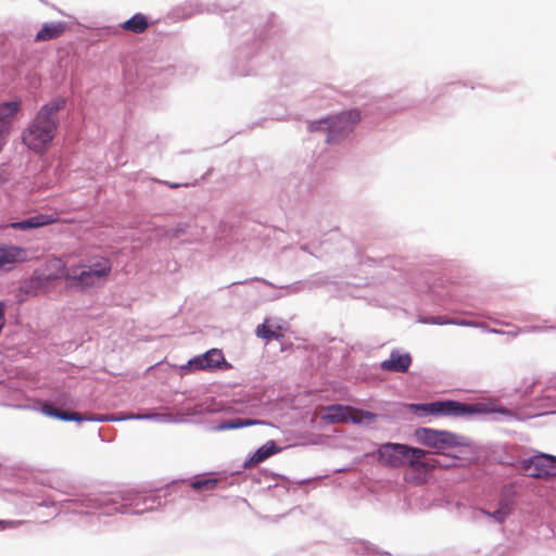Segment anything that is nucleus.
Masks as SVG:
<instances>
[{"instance_id": "7", "label": "nucleus", "mask_w": 556, "mask_h": 556, "mask_svg": "<svg viewBox=\"0 0 556 556\" xmlns=\"http://www.w3.org/2000/svg\"><path fill=\"white\" fill-rule=\"evenodd\" d=\"M376 418L377 415L374 413L339 404L326 406L321 413V419L329 424H340L348 420L359 424L363 420L372 421Z\"/></svg>"}, {"instance_id": "14", "label": "nucleus", "mask_w": 556, "mask_h": 556, "mask_svg": "<svg viewBox=\"0 0 556 556\" xmlns=\"http://www.w3.org/2000/svg\"><path fill=\"white\" fill-rule=\"evenodd\" d=\"M58 220L56 214H37L21 222L12 223L11 227L17 230H27L53 224Z\"/></svg>"}, {"instance_id": "17", "label": "nucleus", "mask_w": 556, "mask_h": 556, "mask_svg": "<svg viewBox=\"0 0 556 556\" xmlns=\"http://www.w3.org/2000/svg\"><path fill=\"white\" fill-rule=\"evenodd\" d=\"M64 31L65 25L63 23L45 24L37 33L35 41L40 42L56 39L62 36Z\"/></svg>"}, {"instance_id": "9", "label": "nucleus", "mask_w": 556, "mask_h": 556, "mask_svg": "<svg viewBox=\"0 0 556 556\" xmlns=\"http://www.w3.org/2000/svg\"><path fill=\"white\" fill-rule=\"evenodd\" d=\"M522 468L534 478L556 477V456L548 454L535 455L525 460Z\"/></svg>"}, {"instance_id": "4", "label": "nucleus", "mask_w": 556, "mask_h": 556, "mask_svg": "<svg viewBox=\"0 0 556 556\" xmlns=\"http://www.w3.org/2000/svg\"><path fill=\"white\" fill-rule=\"evenodd\" d=\"M361 113L356 110L341 113L337 116L316 121L309 124V131H316L319 129L328 130V142H336L341 137L345 136L353 130L354 126L359 122Z\"/></svg>"}, {"instance_id": "3", "label": "nucleus", "mask_w": 556, "mask_h": 556, "mask_svg": "<svg viewBox=\"0 0 556 556\" xmlns=\"http://www.w3.org/2000/svg\"><path fill=\"white\" fill-rule=\"evenodd\" d=\"M80 271L72 268L65 276V279L68 281L72 287L79 288H91L97 287L104 282L112 270V265L109 258L101 257L92 265L78 266Z\"/></svg>"}, {"instance_id": "26", "label": "nucleus", "mask_w": 556, "mask_h": 556, "mask_svg": "<svg viewBox=\"0 0 556 556\" xmlns=\"http://www.w3.org/2000/svg\"><path fill=\"white\" fill-rule=\"evenodd\" d=\"M5 319H4V305L2 302H0V331L2 330L4 326Z\"/></svg>"}, {"instance_id": "31", "label": "nucleus", "mask_w": 556, "mask_h": 556, "mask_svg": "<svg viewBox=\"0 0 556 556\" xmlns=\"http://www.w3.org/2000/svg\"><path fill=\"white\" fill-rule=\"evenodd\" d=\"M424 481H425V479H422V478H418L416 482H417V483H422Z\"/></svg>"}, {"instance_id": "23", "label": "nucleus", "mask_w": 556, "mask_h": 556, "mask_svg": "<svg viewBox=\"0 0 556 556\" xmlns=\"http://www.w3.org/2000/svg\"><path fill=\"white\" fill-rule=\"evenodd\" d=\"M483 514L492 517L494 520H496L497 522L502 523L506 520L507 516L505 515L504 511H502L501 509H497L493 513H489L486 510H482Z\"/></svg>"}, {"instance_id": "22", "label": "nucleus", "mask_w": 556, "mask_h": 556, "mask_svg": "<svg viewBox=\"0 0 556 556\" xmlns=\"http://www.w3.org/2000/svg\"><path fill=\"white\" fill-rule=\"evenodd\" d=\"M215 485H216V480H214V479L198 480L192 483V488L195 490L213 489Z\"/></svg>"}, {"instance_id": "5", "label": "nucleus", "mask_w": 556, "mask_h": 556, "mask_svg": "<svg viewBox=\"0 0 556 556\" xmlns=\"http://www.w3.org/2000/svg\"><path fill=\"white\" fill-rule=\"evenodd\" d=\"M417 441L437 451H443L463 445L464 438L448 431H440L430 428H418L415 431Z\"/></svg>"}, {"instance_id": "8", "label": "nucleus", "mask_w": 556, "mask_h": 556, "mask_svg": "<svg viewBox=\"0 0 556 556\" xmlns=\"http://www.w3.org/2000/svg\"><path fill=\"white\" fill-rule=\"evenodd\" d=\"M41 412L49 417H53L63 421H116L123 418H117L114 415H96V414H79L61 410L55 408L49 403H45L41 407Z\"/></svg>"}, {"instance_id": "32", "label": "nucleus", "mask_w": 556, "mask_h": 556, "mask_svg": "<svg viewBox=\"0 0 556 556\" xmlns=\"http://www.w3.org/2000/svg\"><path fill=\"white\" fill-rule=\"evenodd\" d=\"M94 507H102V503L94 505Z\"/></svg>"}, {"instance_id": "11", "label": "nucleus", "mask_w": 556, "mask_h": 556, "mask_svg": "<svg viewBox=\"0 0 556 556\" xmlns=\"http://www.w3.org/2000/svg\"><path fill=\"white\" fill-rule=\"evenodd\" d=\"M53 283L41 273L36 270L33 276L21 286V291L26 295L36 296L40 293L50 292Z\"/></svg>"}, {"instance_id": "30", "label": "nucleus", "mask_w": 556, "mask_h": 556, "mask_svg": "<svg viewBox=\"0 0 556 556\" xmlns=\"http://www.w3.org/2000/svg\"><path fill=\"white\" fill-rule=\"evenodd\" d=\"M501 412H502L503 414L510 415V413H509L508 410H506V409H501Z\"/></svg>"}, {"instance_id": "21", "label": "nucleus", "mask_w": 556, "mask_h": 556, "mask_svg": "<svg viewBox=\"0 0 556 556\" xmlns=\"http://www.w3.org/2000/svg\"><path fill=\"white\" fill-rule=\"evenodd\" d=\"M267 323H268V320H265L264 324L257 326L256 336L266 341H270L271 339H280L282 337V334L280 332L281 327L277 326L276 330H273L268 327Z\"/></svg>"}, {"instance_id": "18", "label": "nucleus", "mask_w": 556, "mask_h": 556, "mask_svg": "<svg viewBox=\"0 0 556 556\" xmlns=\"http://www.w3.org/2000/svg\"><path fill=\"white\" fill-rule=\"evenodd\" d=\"M121 26L126 31L142 34L149 27V22L146 15L137 13L129 20L125 21Z\"/></svg>"}, {"instance_id": "16", "label": "nucleus", "mask_w": 556, "mask_h": 556, "mask_svg": "<svg viewBox=\"0 0 556 556\" xmlns=\"http://www.w3.org/2000/svg\"><path fill=\"white\" fill-rule=\"evenodd\" d=\"M38 271H41L52 283L60 278H65L67 274L65 263L59 257L48 258Z\"/></svg>"}, {"instance_id": "13", "label": "nucleus", "mask_w": 556, "mask_h": 556, "mask_svg": "<svg viewBox=\"0 0 556 556\" xmlns=\"http://www.w3.org/2000/svg\"><path fill=\"white\" fill-rule=\"evenodd\" d=\"M412 364V357L408 353H400L394 350L390 358L381 363V369L391 372H406Z\"/></svg>"}, {"instance_id": "29", "label": "nucleus", "mask_w": 556, "mask_h": 556, "mask_svg": "<svg viewBox=\"0 0 556 556\" xmlns=\"http://www.w3.org/2000/svg\"><path fill=\"white\" fill-rule=\"evenodd\" d=\"M168 186H169V188L176 189V188H179L181 185L173 182V184H168Z\"/></svg>"}, {"instance_id": "10", "label": "nucleus", "mask_w": 556, "mask_h": 556, "mask_svg": "<svg viewBox=\"0 0 556 556\" xmlns=\"http://www.w3.org/2000/svg\"><path fill=\"white\" fill-rule=\"evenodd\" d=\"M222 365L228 366L222 350L211 349L200 356L190 359L181 369L190 370H212L220 368Z\"/></svg>"}, {"instance_id": "24", "label": "nucleus", "mask_w": 556, "mask_h": 556, "mask_svg": "<svg viewBox=\"0 0 556 556\" xmlns=\"http://www.w3.org/2000/svg\"><path fill=\"white\" fill-rule=\"evenodd\" d=\"M498 509H501L502 511H504V513H505V515L508 517V516L510 515L511 510H513V506H511V504H510L509 502H507V501H502V502L500 503V508H498Z\"/></svg>"}, {"instance_id": "12", "label": "nucleus", "mask_w": 556, "mask_h": 556, "mask_svg": "<svg viewBox=\"0 0 556 556\" xmlns=\"http://www.w3.org/2000/svg\"><path fill=\"white\" fill-rule=\"evenodd\" d=\"M27 250L16 245H0V269L27 261Z\"/></svg>"}, {"instance_id": "20", "label": "nucleus", "mask_w": 556, "mask_h": 556, "mask_svg": "<svg viewBox=\"0 0 556 556\" xmlns=\"http://www.w3.org/2000/svg\"><path fill=\"white\" fill-rule=\"evenodd\" d=\"M264 421L258 419H242V418H236L230 420H225L218 425L219 430H232V429H239L243 427H250L255 425H263Z\"/></svg>"}, {"instance_id": "15", "label": "nucleus", "mask_w": 556, "mask_h": 556, "mask_svg": "<svg viewBox=\"0 0 556 556\" xmlns=\"http://www.w3.org/2000/svg\"><path fill=\"white\" fill-rule=\"evenodd\" d=\"M281 447L276 445L275 441L270 440L257 448L256 452L245 460L244 468H254L262 462L266 460L268 457L281 452Z\"/></svg>"}, {"instance_id": "25", "label": "nucleus", "mask_w": 556, "mask_h": 556, "mask_svg": "<svg viewBox=\"0 0 556 556\" xmlns=\"http://www.w3.org/2000/svg\"><path fill=\"white\" fill-rule=\"evenodd\" d=\"M11 128H12V126L0 122V136L8 138L9 134L11 131Z\"/></svg>"}, {"instance_id": "1", "label": "nucleus", "mask_w": 556, "mask_h": 556, "mask_svg": "<svg viewBox=\"0 0 556 556\" xmlns=\"http://www.w3.org/2000/svg\"><path fill=\"white\" fill-rule=\"evenodd\" d=\"M64 105L65 99L54 98L40 108L22 135L23 143L29 150L39 155L48 151L56 135L58 113Z\"/></svg>"}, {"instance_id": "2", "label": "nucleus", "mask_w": 556, "mask_h": 556, "mask_svg": "<svg viewBox=\"0 0 556 556\" xmlns=\"http://www.w3.org/2000/svg\"><path fill=\"white\" fill-rule=\"evenodd\" d=\"M427 452L401 443H384L378 450L379 460L389 467L408 465L412 470L427 473L437 467L434 460H422Z\"/></svg>"}, {"instance_id": "6", "label": "nucleus", "mask_w": 556, "mask_h": 556, "mask_svg": "<svg viewBox=\"0 0 556 556\" xmlns=\"http://www.w3.org/2000/svg\"><path fill=\"white\" fill-rule=\"evenodd\" d=\"M410 410L418 415L464 416L476 412L473 406L456 401H438L426 404H410Z\"/></svg>"}, {"instance_id": "28", "label": "nucleus", "mask_w": 556, "mask_h": 556, "mask_svg": "<svg viewBox=\"0 0 556 556\" xmlns=\"http://www.w3.org/2000/svg\"><path fill=\"white\" fill-rule=\"evenodd\" d=\"M5 143H7V138L0 136V152L2 151Z\"/></svg>"}, {"instance_id": "19", "label": "nucleus", "mask_w": 556, "mask_h": 556, "mask_svg": "<svg viewBox=\"0 0 556 556\" xmlns=\"http://www.w3.org/2000/svg\"><path fill=\"white\" fill-rule=\"evenodd\" d=\"M21 100L3 102L0 104V122L12 126L13 121L21 110Z\"/></svg>"}, {"instance_id": "27", "label": "nucleus", "mask_w": 556, "mask_h": 556, "mask_svg": "<svg viewBox=\"0 0 556 556\" xmlns=\"http://www.w3.org/2000/svg\"><path fill=\"white\" fill-rule=\"evenodd\" d=\"M16 525V522L14 521H4V520H0V530H3L5 529L7 527H14Z\"/></svg>"}]
</instances>
